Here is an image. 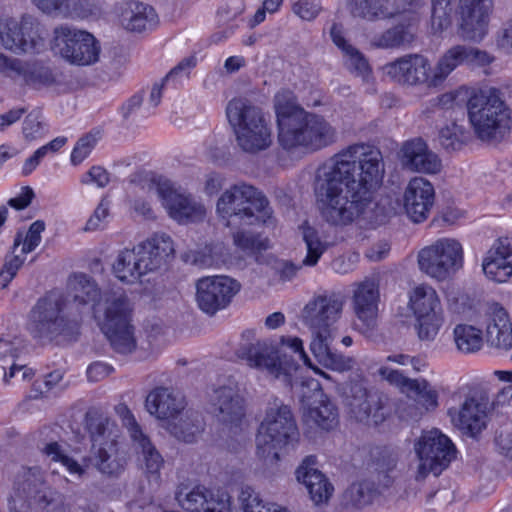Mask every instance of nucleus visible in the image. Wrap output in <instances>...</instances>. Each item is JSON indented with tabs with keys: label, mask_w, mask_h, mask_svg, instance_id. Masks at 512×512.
<instances>
[{
	"label": "nucleus",
	"mask_w": 512,
	"mask_h": 512,
	"mask_svg": "<svg viewBox=\"0 0 512 512\" xmlns=\"http://www.w3.org/2000/svg\"><path fill=\"white\" fill-rule=\"evenodd\" d=\"M450 400L459 402V406H450L447 410L455 427L472 437L486 428L490 401L485 394L460 387L451 394Z\"/></svg>",
	"instance_id": "9b49d317"
},
{
	"label": "nucleus",
	"mask_w": 512,
	"mask_h": 512,
	"mask_svg": "<svg viewBox=\"0 0 512 512\" xmlns=\"http://www.w3.org/2000/svg\"><path fill=\"white\" fill-rule=\"evenodd\" d=\"M298 440L299 431L290 407L275 398L269 403L258 429L257 455L265 460L277 461L280 450L294 447Z\"/></svg>",
	"instance_id": "20e7f679"
},
{
	"label": "nucleus",
	"mask_w": 512,
	"mask_h": 512,
	"mask_svg": "<svg viewBox=\"0 0 512 512\" xmlns=\"http://www.w3.org/2000/svg\"><path fill=\"white\" fill-rule=\"evenodd\" d=\"M409 391L416 394L417 402L426 411H433L438 407V393L427 380L414 379L410 383Z\"/></svg>",
	"instance_id": "5fc2aeb1"
},
{
	"label": "nucleus",
	"mask_w": 512,
	"mask_h": 512,
	"mask_svg": "<svg viewBox=\"0 0 512 512\" xmlns=\"http://www.w3.org/2000/svg\"><path fill=\"white\" fill-rule=\"evenodd\" d=\"M13 490L15 497L28 503L33 512L64 511L60 494L46 484L39 467H22L15 476Z\"/></svg>",
	"instance_id": "9d476101"
},
{
	"label": "nucleus",
	"mask_w": 512,
	"mask_h": 512,
	"mask_svg": "<svg viewBox=\"0 0 512 512\" xmlns=\"http://www.w3.org/2000/svg\"><path fill=\"white\" fill-rule=\"evenodd\" d=\"M45 227L46 225L44 221L36 220L30 225L24 237L22 233L18 232L15 235L13 242V253L21 244V252L23 254H28L34 251L41 243V234L45 230Z\"/></svg>",
	"instance_id": "864d4df0"
},
{
	"label": "nucleus",
	"mask_w": 512,
	"mask_h": 512,
	"mask_svg": "<svg viewBox=\"0 0 512 512\" xmlns=\"http://www.w3.org/2000/svg\"><path fill=\"white\" fill-rule=\"evenodd\" d=\"M302 239L306 245L307 254L302 261V265L315 266L323 253L327 250V243L323 241L318 230L311 226L307 221L300 227Z\"/></svg>",
	"instance_id": "37998d69"
},
{
	"label": "nucleus",
	"mask_w": 512,
	"mask_h": 512,
	"mask_svg": "<svg viewBox=\"0 0 512 512\" xmlns=\"http://www.w3.org/2000/svg\"><path fill=\"white\" fill-rule=\"evenodd\" d=\"M234 244L243 251L256 252L268 248L267 239H261L259 235H254L245 231H237L233 234Z\"/></svg>",
	"instance_id": "680f3d73"
},
{
	"label": "nucleus",
	"mask_w": 512,
	"mask_h": 512,
	"mask_svg": "<svg viewBox=\"0 0 512 512\" xmlns=\"http://www.w3.org/2000/svg\"><path fill=\"white\" fill-rule=\"evenodd\" d=\"M421 271L437 280H445L463 266V248L459 241L441 238L418 254Z\"/></svg>",
	"instance_id": "2eb2a0df"
},
{
	"label": "nucleus",
	"mask_w": 512,
	"mask_h": 512,
	"mask_svg": "<svg viewBox=\"0 0 512 512\" xmlns=\"http://www.w3.org/2000/svg\"><path fill=\"white\" fill-rule=\"evenodd\" d=\"M0 42L7 50L16 53H39L44 49V38L37 20L24 15L0 21Z\"/></svg>",
	"instance_id": "dca6fc26"
},
{
	"label": "nucleus",
	"mask_w": 512,
	"mask_h": 512,
	"mask_svg": "<svg viewBox=\"0 0 512 512\" xmlns=\"http://www.w3.org/2000/svg\"><path fill=\"white\" fill-rule=\"evenodd\" d=\"M213 413L224 423L237 426L245 415L244 399L236 384L220 386L210 396Z\"/></svg>",
	"instance_id": "2f4dec72"
},
{
	"label": "nucleus",
	"mask_w": 512,
	"mask_h": 512,
	"mask_svg": "<svg viewBox=\"0 0 512 512\" xmlns=\"http://www.w3.org/2000/svg\"><path fill=\"white\" fill-rule=\"evenodd\" d=\"M492 61L493 57L485 51L465 45H456L442 54L441 66L443 67L438 68L445 71L443 74L447 73L449 76L460 65L484 67Z\"/></svg>",
	"instance_id": "ea45409f"
},
{
	"label": "nucleus",
	"mask_w": 512,
	"mask_h": 512,
	"mask_svg": "<svg viewBox=\"0 0 512 512\" xmlns=\"http://www.w3.org/2000/svg\"><path fill=\"white\" fill-rule=\"evenodd\" d=\"M330 38L341 51L344 68L352 75L360 77L364 82H369L373 78V71L369 60L360 49L346 39L342 24H332Z\"/></svg>",
	"instance_id": "c756f323"
},
{
	"label": "nucleus",
	"mask_w": 512,
	"mask_h": 512,
	"mask_svg": "<svg viewBox=\"0 0 512 512\" xmlns=\"http://www.w3.org/2000/svg\"><path fill=\"white\" fill-rule=\"evenodd\" d=\"M240 284L228 276H208L196 282V302L201 311L214 315L226 308L239 292Z\"/></svg>",
	"instance_id": "6ab92c4d"
},
{
	"label": "nucleus",
	"mask_w": 512,
	"mask_h": 512,
	"mask_svg": "<svg viewBox=\"0 0 512 512\" xmlns=\"http://www.w3.org/2000/svg\"><path fill=\"white\" fill-rule=\"evenodd\" d=\"M74 281V300L80 304L92 303L94 306L100 298V291L95 281L83 273L76 274Z\"/></svg>",
	"instance_id": "3c124183"
},
{
	"label": "nucleus",
	"mask_w": 512,
	"mask_h": 512,
	"mask_svg": "<svg viewBox=\"0 0 512 512\" xmlns=\"http://www.w3.org/2000/svg\"><path fill=\"white\" fill-rule=\"evenodd\" d=\"M77 323L63 314V303L59 296L47 294L38 299L29 312L27 330L37 342L47 344L59 336H71Z\"/></svg>",
	"instance_id": "0eeeda50"
},
{
	"label": "nucleus",
	"mask_w": 512,
	"mask_h": 512,
	"mask_svg": "<svg viewBox=\"0 0 512 512\" xmlns=\"http://www.w3.org/2000/svg\"><path fill=\"white\" fill-rule=\"evenodd\" d=\"M93 11L90 0H65L62 7V16L84 18Z\"/></svg>",
	"instance_id": "69168bd1"
},
{
	"label": "nucleus",
	"mask_w": 512,
	"mask_h": 512,
	"mask_svg": "<svg viewBox=\"0 0 512 512\" xmlns=\"http://www.w3.org/2000/svg\"><path fill=\"white\" fill-rule=\"evenodd\" d=\"M179 505L189 512H226L229 509L228 502L214 499L212 493L204 486H195L190 491L182 488L176 494Z\"/></svg>",
	"instance_id": "58836bf2"
},
{
	"label": "nucleus",
	"mask_w": 512,
	"mask_h": 512,
	"mask_svg": "<svg viewBox=\"0 0 512 512\" xmlns=\"http://www.w3.org/2000/svg\"><path fill=\"white\" fill-rule=\"evenodd\" d=\"M226 116L232 128H266L267 126L262 110L243 99H232L226 107Z\"/></svg>",
	"instance_id": "79ce46f5"
},
{
	"label": "nucleus",
	"mask_w": 512,
	"mask_h": 512,
	"mask_svg": "<svg viewBox=\"0 0 512 512\" xmlns=\"http://www.w3.org/2000/svg\"><path fill=\"white\" fill-rule=\"evenodd\" d=\"M472 134L471 132H460V130H439L438 141L446 151H457L472 143Z\"/></svg>",
	"instance_id": "4d7b16f0"
},
{
	"label": "nucleus",
	"mask_w": 512,
	"mask_h": 512,
	"mask_svg": "<svg viewBox=\"0 0 512 512\" xmlns=\"http://www.w3.org/2000/svg\"><path fill=\"white\" fill-rule=\"evenodd\" d=\"M419 459L416 480H423L429 473L438 476L455 458L456 449L452 441L440 430L425 431L415 444Z\"/></svg>",
	"instance_id": "ddd939ff"
},
{
	"label": "nucleus",
	"mask_w": 512,
	"mask_h": 512,
	"mask_svg": "<svg viewBox=\"0 0 512 512\" xmlns=\"http://www.w3.org/2000/svg\"><path fill=\"white\" fill-rule=\"evenodd\" d=\"M409 0H350L348 8L351 16L367 22L398 18L411 9Z\"/></svg>",
	"instance_id": "cd10ccee"
},
{
	"label": "nucleus",
	"mask_w": 512,
	"mask_h": 512,
	"mask_svg": "<svg viewBox=\"0 0 512 512\" xmlns=\"http://www.w3.org/2000/svg\"><path fill=\"white\" fill-rule=\"evenodd\" d=\"M51 48L65 61L78 66L95 64L101 51L99 42L91 33L69 25L54 29Z\"/></svg>",
	"instance_id": "f8f14e48"
},
{
	"label": "nucleus",
	"mask_w": 512,
	"mask_h": 512,
	"mask_svg": "<svg viewBox=\"0 0 512 512\" xmlns=\"http://www.w3.org/2000/svg\"><path fill=\"white\" fill-rule=\"evenodd\" d=\"M20 85H27L35 89L50 86L56 79L52 70L40 61H26Z\"/></svg>",
	"instance_id": "c03bdc74"
},
{
	"label": "nucleus",
	"mask_w": 512,
	"mask_h": 512,
	"mask_svg": "<svg viewBox=\"0 0 512 512\" xmlns=\"http://www.w3.org/2000/svg\"><path fill=\"white\" fill-rule=\"evenodd\" d=\"M343 297L336 292H325L313 297L303 311L304 322L310 329H332L343 309Z\"/></svg>",
	"instance_id": "a878e982"
},
{
	"label": "nucleus",
	"mask_w": 512,
	"mask_h": 512,
	"mask_svg": "<svg viewBox=\"0 0 512 512\" xmlns=\"http://www.w3.org/2000/svg\"><path fill=\"white\" fill-rule=\"evenodd\" d=\"M157 190L169 216L179 224L200 222L205 218L204 205L172 182H159Z\"/></svg>",
	"instance_id": "aec40b11"
},
{
	"label": "nucleus",
	"mask_w": 512,
	"mask_h": 512,
	"mask_svg": "<svg viewBox=\"0 0 512 512\" xmlns=\"http://www.w3.org/2000/svg\"><path fill=\"white\" fill-rule=\"evenodd\" d=\"M163 427L176 439L193 443L204 431V421L198 412L185 407Z\"/></svg>",
	"instance_id": "a19ab883"
},
{
	"label": "nucleus",
	"mask_w": 512,
	"mask_h": 512,
	"mask_svg": "<svg viewBox=\"0 0 512 512\" xmlns=\"http://www.w3.org/2000/svg\"><path fill=\"white\" fill-rule=\"evenodd\" d=\"M401 19L382 32L364 33L367 46L371 50H393L410 45L416 35L419 17L416 12L399 16Z\"/></svg>",
	"instance_id": "4be33fe9"
},
{
	"label": "nucleus",
	"mask_w": 512,
	"mask_h": 512,
	"mask_svg": "<svg viewBox=\"0 0 512 512\" xmlns=\"http://www.w3.org/2000/svg\"><path fill=\"white\" fill-rule=\"evenodd\" d=\"M473 128H511L512 111L496 88L480 89L467 102Z\"/></svg>",
	"instance_id": "4468645a"
},
{
	"label": "nucleus",
	"mask_w": 512,
	"mask_h": 512,
	"mask_svg": "<svg viewBox=\"0 0 512 512\" xmlns=\"http://www.w3.org/2000/svg\"><path fill=\"white\" fill-rule=\"evenodd\" d=\"M119 21L125 30L143 33L154 30L159 23V18L152 6L138 1H129L121 7Z\"/></svg>",
	"instance_id": "f704fd0d"
},
{
	"label": "nucleus",
	"mask_w": 512,
	"mask_h": 512,
	"mask_svg": "<svg viewBox=\"0 0 512 512\" xmlns=\"http://www.w3.org/2000/svg\"><path fill=\"white\" fill-rule=\"evenodd\" d=\"M85 422L92 441L95 467L104 475L118 477L127 463L125 452L119 448L120 428L98 411H88Z\"/></svg>",
	"instance_id": "39448f33"
},
{
	"label": "nucleus",
	"mask_w": 512,
	"mask_h": 512,
	"mask_svg": "<svg viewBox=\"0 0 512 512\" xmlns=\"http://www.w3.org/2000/svg\"><path fill=\"white\" fill-rule=\"evenodd\" d=\"M493 0H459V34L465 40L479 42L487 33Z\"/></svg>",
	"instance_id": "b1692460"
},
{
	"label": "nucleus",
	"mask_w": 512,
	"mask_h": 512,
	"mask_svg": "<svg viewBox=\"0 0 512 512\" xmlns=\"http://www.w3.org/2000/svg\"><path fill=\"white\" fill-rule=\"evenodd\" d=\"M345 404L359 422L375 425L383 422L388 415L385 407L387 398L377 391H369L362 381H350L343 388Z\"/></svg>",
	"instance_id": "f3484780"
},
{
	"label": "nucleus",
	"mask_w": 512,
	"mask_h": 512,
	"mask_svg": "<svg viewBox=\"0 0 512 512\" xmlns=\"http://www.w3.org/2000/svg\"><path fill=\"white\" fill-rule=\"evenodd\" d=\"M132 441L137 451L142 456L146 472L151 475H158L164 464V460L159 451L151 443L149 437L143 433L140 437H136Z\"/></svg>",
	"instance_id": "49530a36"
},
{
	"label": "nucleus",
	"mask_w": 512,
	"mask_h": 512,
	"mask_svg": "<svg viewBox=\"0 0 512 512\" xmlns=\"http://www.w3.org/2000/svg\"><path fill=\"white\" fill-rule=\"evenodd\" d=\"M410 302L417 320L419 339L434 340L444 322L443 310L436 291L430 286H418L414 289Z\"/></svg>",
	"instance_id": "a211bd4d"
},
{
	"label": "nucleus",
	"mask_w": 512,
	"mask_h": 512,
	"mask_svg": "<svg viewBox=\"0 0 512 512\" xmlns=\"http://www.w3.org/2000/svg\"><path fill=\"white\" fill-rule=\"evenodd\" d=\"M237 356L245 360L250 367L265 370L275 378L283 376L286 380L298 368L297 361L292 356L280 351L269 340H255V333L247 330L242 333V342Z\"/></svg>",
	"instance_id": "6e6552de"
},
{
	"label": "nucleus",
	"mask_w": 512,
	"mask_h": 512,
	"mask_svg": "<svg viewBox=\"0 0 512 512\" xmlns=\"http://www.w3.org/2000/svg\"><path fill=\"white\" fill-rule=\"evenodd\" d=\"M307 384L313 390V401L310 403L305 395L302 396V402L305 406L303 412L305 425L324 431L334 429L339 422L337 407L322 392L318 381L311 379Z\"/></svg>",
	"instance_id": "393cba45"
},
{
	"label": "nucleus",
	"mask_w": 512,
	"mask_h": 512,
	"mask_svg": "<svg viewBox=\"0 0 512 512\" xmlns=\"http://www.w3.org/2000/svg\"><path fill=\"white\" fill-rule=\"evenodd\" d=\"M116 412L120 416L123 425L127 428L132 440L136 437H140L143 434V431L137 423L134 415L126 405H118L116 407Z\"/></svg>",
	"instance_id": "774afa93"
},
{
	"label": "nucleus",
	"mask_w": 512,
	"mask_h": 512,
	"mask_svg": "<svg viewBox=\"0 0 512 512\" xmlns=\"http://www.w3.org/2000/svg\"><path fill=\"white\" fill-rule=\"evenodd\" d=\"M311 330L313 338L310 343V350L317 361L323 366L339 372L350 369L351 361L343 355L333 351L331 348V343L334 339V330Z\"/></svg>",
	"instance_id": "c9c22d12"
},
{
	"label": "nucleus",
	"mask_w": 512,
	"mask_h": 512,
	"mask_svg": "<svg viewBox=\"0 0 512 512\" xmlns=\"http://www.w3.org/2000/svg\"><path fill=\"white\" fill-rule=\"evenodd\" d=\"M379 289L372 280L355 284L352 304L357 317L358 329L363 334H370L377 326Z\"/></svg>",
	"instance_id": "bb28decb"
},
{
	"label": "nucleus",
	"mask_w": 512,
	"mask_h": 512,
	"mask_svg": "<svg viewBox=\"0 0 512 512\" xmlns=\"http://www.w3.org/2000/svg\"><path fill=\"white\" fill-rule=\"evenodd\" d=\"M239 501L243 512H289L274 503H264L251 487L242 488Z\"/></svg>",
	"instance_id": "603ef678"
},
{
	"label": "nucleus",
	"mask_w": 512,
	"mask_h": 512,
	"mask_svg": "<svg viewBox=\"0 0 512 512\" xmlns=\"http://www.w3.org/2000/svg\"><path fill=\"white\" fill-rule=\"evenodd\" d=\"M278 128H321L323 118L306 112L297 103L293 91L279 90L273 98Z\"/></svg>",
	"instance_id": "5701e85b"
},
{
	"label": "nucleus",
	"mask_w": 512,
	"mask_h": 512,
	"mask_svg": "<svg viewBox=\"0 0 512 512\" xmlns=\"http://www.w3.org/2000/svg\"><path fill=\"white\" fill-rule=\"evenodd\" d=\"M145 405L151 415L167 424L184 410L186 402L184 397L175 394L169 388L157 387L147 395Z\"/></svg>",
	"instance_id": "4c0bfd02"
},
{
	"label": "nucleus",
	"mask_w": 512,
	"mask_h": 512,
	"mask_svg": "<svg viewBox=\"0 0 512 512\" xmlns=\"http://www.w3.org/2000/svg\"><path fill=\"white\" fill-rule=\"evenodd\" d=\"M454 341L461 352H476L483 345L482 331L471 325H457L454 328Z\"/></svg>",
	"instance_id": "de8ad7c7"
},
{
	"label": "nucleus",
	"mask_w": 512,
	"mask_h": 512,
	"mask_svg": "<svg viewBox=\"0 0 512 512\" xmlns=\"http://www.w3.org/2000/svg\"><path fill=\"white\" fill-rule=\"evenodd\" d=\"M335 130H278V143L292 159L319 151L337 142Z\"/></svg>",
	"instance_id": "412c9836"
},
{
	"label": "nucleus",
	"mask_w": 512,
	"mask_h": 512,
	"mask_svg": "<svg viewBox=\"0 0 512 512\" xmlns=\"http://www.w3.org/2000/svg\"><path fill=\"white\" fill-rule=\"evenodd\" d=\"M315 465L316 457L307 456L297 468L296 478L305 485L311 500L316 505H320L328 502L333 494L334 487Z\"/></svg>",
	"instance_id": "72a5a7b5"
},
{
	"label": "nucleus",
	"mask_w": 512,
	"mask_h": 512,
	"mask_svg": "<svg viewBox=\"0 0 512 512\" xmlns=\"http://www.w3.org/2000/svg\"><path fill=\"white\" fill-rule=\"evenodd\" d=\"M216 212L228 227L274 225L273 210L266 196L245 183L225 190L217 201Z\"/></svg>",
	"instance_id": "f03ea898"
},
{
	"label": "nucleus",
	"mask_w": 512,
	"mask_h": 512,
	"mask_svg": "<svg viewBox=\"0 0 512 512\" xmlns=\"http://www.w3.org/2000/svg\"><path fill=\"white\" fill-rule=\"evenodd\" d=\"M402 166L412 172L435 175L442 170V160L421 138L407 140L400 149Z\"/></svg>",
	"instance_id": "c85d7f7f"
},
{
	"label": "nucleus",
	"mask_w": 512,
	"mask_h": 512,
	"mask_svg": "<svg viewBox=\"0 0 512 512\" xmlns=\"http://www.w3.org/2000/svg\"><path fill=\"white\" fill-rule=\"evenodd\" d=\"M239 147L249 153L266 149L271 144L269 130H234Z\"/></svg>",
	"instance_id": "09e8293b"
},
{
	"label": "nucleus",
	"mask_w": 512,
	"mask_h": 512,
	"mask_svg": "<svg viewBox=\"0 0 512 512\" xmlns=\"http://www.w3.org/2000/svg\"><path fill=\"white\" fill-rule=\"evenodd\" d=\"M173 254L171 237L165 233H155L132 249L120 251L112 264V271L121 282L134 284L157 270Z\"/></svg>",
	"instance_id": "7ed1b4c3"
},
{
	"label": "nucleus",
	"mask_w": 512,
	"mask_h": 512,
	"mask_svg": "<svg viewBox=\"0 0 512 512\" xmlns=\"http://www.w3.org/2000/svg\"><path fill=\"white\" fill-rule=\"evenodd\" d=\"M435 191L431 182L423 177L412 178L404 193V208L414 223L425 221L434 204Z\"/></svg>",
	"instance_id": "7c9ffc66"
},
{
	"label": "nucleus",
	"mask_w": 512,
	"mask_h": 512,
	"mask_svg": "<svg viewBox=\"0 0 512 512\" xmlns=\"http://www.w3.org/2000/svg\"><path fill=\"white\" fill-rule=\"evenodd\" d=\"M166 80L163 79L161 83H155L150 91L149 98L145 102V107H141L143 102V98L141 95L136 94L132 96L127 103L122 107V114L125 118L129 117L134 113H139L140 116H147L150 114L149 110L151 108H156L162 98V90L164 86V82Z\"/></svg>",
	"instance_id": "a18cd8bd"
},
{
	"label": "nucleus",
	"mask_w": 512,
	"mask_h": 512,
	"mask_svg": "<svg viewBox=\"0 0 512 512\" xmlns=\"http://www.w3.org/2000/svg\"><path fill=\"white\" fill-rule=\"evenodd\" d=\"M460 132H471L472 142L478 141L488 145H497L507 136V130H460Z\"/></svg>",
	"instance_id": "338daca9"
},
{
	"label": "nucleus",
	"mask_w": 512,
	"mask_h": 512,
	"mask_svg": "<svg viewBox=\"0 0 512 512\" xmlns=\"http://www.w3.org/2000/svg\"><path fill=\"white\" fill-rule=\"evenodd\" d=\"M486 342L499 351L507 352L512 348V320L509 313L495 305L487 316Z\"/></svg>",
	"instance_id": "e433bc0d"
},
{
	"label": "nucleus",
	"mask_w": 512,
	"mask_h": 512,
	"mask_svg": "<svg viewBox=\"0 0 512 512\" xmlns=\"http://www.w3.org/2000/svg\"><path fill=\"white\" fill-rule=\"evenodd\" d=\"M383 174L382 154L370 145H350L326 160L315 176L322 219L331 226L343 227L364 217Z\"/></svg>",
	"instance_id": "f257e3e1"
},
{
	"label": "nucleus",
	"mask_w": 512,
	"mask_h": 512,
	"mask_svg": "<svg viewBox=\"0 0 512 512\" xmlns=\"http://www.w3.org/2000/svg\"><path fill=\"white\" fill-rule=\"evenodd\" d=\"M442 55L434 67H431L427 57L420 54H407L382 66L383 74L391 81L405 86L426 85L429 88H437L443 85L448 78L445 71L439 70Z\"/></svg>",
	"instance_id": "1a4fd4ad"
},
{
	"label": "nucleus",
	"mask_w": 512,
	"mask_h": 512,
	"mask_svg": "<svg viewBox=\"0 0 512 512\" xmlns=\"http://www.w3.org/2000/svg\"><path fill=\"white\" fill-rule=\"evenodd\" d=\"M25 62L22 59L0 52V76L20 84Z\"/></svg>",
	"instance_id": "bf43d9fd"
},
{
	"label": "nucleus",
	"mask_w": 512,
	"mask_h": 512,
	"mask_svg": "<svg viewBox=\"0 0 512 512\" xmlns=\"http://www.w3.org/2000/svg\"><path fill=\"white\" fill-rule=\"evenodd\" d=\"M452 6L432 5L431 29L433 33H442L452 24Z\"/></svg>",
	"instance_id": "e2e57ef3"
},
{
	"label": "nucleus",
	"mask_w": 512,
	"mask_h": 512,
	"mask_svg": "<svg viewBox=\"0 0 512 512\" xmlns=\"http://www.w3.org/2000/svg\"><path fill=\"white\" fill-rule=\"evenodd\" d=\"M350 500L357 507H363L373 502V500L379 495V491L376 488L374 482L364 480L358 483H354L348 490Z\"/></svg>",
	"instance_id": "6e6d98bb"
},
{
	"label": "nucleus",
	"mask_w": 512,
	"mask_h": 512,
	"mask_svg": "<svg viewBox=\"0 0 512 512\" xmlns=\"http://www.w3.org/2000/svg\"><path fill=\"white\" fill-rule=\"evenodd\" d=\"M482 270L498 283L512 278V237H500L493 243L483 259Z\"/></svg>",
	"instance_id": "473e14b6"
},
{
	"label": "nucleus",
	"mask_w": 512,
	"mask_h": 512,
	"mask_svg": "<svg viewBox=\"0 0 512 512\" xmlns=\"http://www.w3.org/2000/svg\"><path fill=\"white\" fill-rule=\"evenodd\" d=\"M373 455L374 470L379 474L383 475V484L388 486L390 478L388 473L391 472L397 463L396 455L388 448H377Z\"/></svg>",
	"instance_id": "13d9d810"
},
{
	"label": "nucleus",
	"mask_w": 512,
	"mask_h": 512,
	"mask_svg": "<svg viewBox=\"0 0 512 512\" xmlns=\"http://www.w3.org/2000/svg\"><path fill=\"white\" fill-rule=\"evenodd\" d=\"M24 257L19 255H6L2 268L0 269V288H6L17 275L19 269L23 266Z\"/></svg>",
	"instance_id": "0e129e2a"
},
{
	"label": "nucleus",
	"mask_w": 512,
	"mask_h": 512,
	"mask_svg": "<svg viewBox=\"0 0 512 512\" xmlns=\"http://www.w3.org/2000/svg\"><path fill=\"white\" fill-rule=\"evenodd\" d=\"M42 452L52 462L60 463L70 475L76 476L78 479H81L85 475V467L80 465L74 458L67 455L61 445L57 442L47 443Z\"/></svg>",
	"instance_id": "8fccbe9b"
},
{
	"label": "nucleus",
	"mask_w": 512,
	"mask_h": 512,
	"mask_svg": "<svg viewBox=\"0 0 512 512\" xmlns=\"http://www.w3.org/2000/svg\"><path fill=\"white\" fill-rule=\"evenodd\" d=\"M104 305V319L100 324L102 332L116 353L131 354L137 348V340L128 296L122 290L106 292Z\"/></svg>",
	"instance_id": "423d86ee"
},
{
	"label": "nucleus",
	"mask_w": 512,
	"mask_h": 512,
	"mask_svg": "<svg viewBox=\"0 0 512 512\" xmlns=\"http://www.w3.org/2000/svg\"><path fill=\"white\" fill-rule=\"evenodd\" d=\"M100 138V130H97L95 133L89 132L82 136L71 153V163L75 166L82 163L89 156Z\"/></svg>",
	"instance_id": "052dcab7"
}]
</instances>
